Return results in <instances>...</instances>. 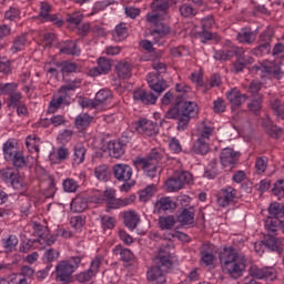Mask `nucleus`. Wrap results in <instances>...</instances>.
Listing matches in <instances>:
<instances>
[{
  "label": "nucleus",
  "instance_id": "nucleus-3",
  "mask_svg": "<svg viewBox=\"0 0 284 284\" xmlns=\"http://www.w3.org/2000/svg\"><path fill=\"white\" fill-rule=\"evenodd\" d=\"M221 265L231 278H241L245 272V257L239 256V251L234 247L224 248L219 255Z\"/></svg>",
  "mask_w": 284,
  "mask_h": 284
},
{
  "label": "nucleus",
  "instance_id": "nucleus-4",
  "mask_svg": "<svg viewBox=\"0 0 284 284\" xmlns=\"http://www.w3.org/2000/svg\"><path fill=\"white\" fill-rule=\"evenodd\" d=\"M161 161H163V153L159 149H153L146 159L136 158L133 162L135 168L141 165L142 170L146 172L150 179H155L159 176V173L162 172Z\"/></svg>",
  "mask_w": 284,
  "mask_h": 284
},
{
  "label": "nucleus",
  "instance_id": "nucleus-7",
  "mask_svg": "<svg viewBox=\"0 0 284 284\" xmlns=\"http://www.w3.org/2000/svg\"><path fill=\"white\" fill-rule=\"evenodd\" d=\"M166 17L168 16H161V13H149L146 16V21H149V23H154L155 26V29L150 32L151 37H154L155 42L163 39V37H166V34H170V27L162 22L165 21Z\"/></svg>",
  "mask_w": 284,
  "mask_h": 284
},
{
  "label": "nucleus",
  "instance_id": "nucleus-1",
  "mask_svg": "<svg viewBox=\"0 0 284 284\" xmlns=\"http://www.w3.org/2000/svg\"><path fill=\"white\" fill-rule=\"evenodd\" d=\"M155 73H149L146 81L149 83V88L153 90V92H146L145 90H135L133 92V99L135 101H141L144 105H154L156 100L165 90H168V82L161 78V74H165L168 72V67L163 62H154L152 64Z\"/></svg>",
  "mask_w": 284,
  "mask_h": 284
},
{
  "label": "nucleus",
  "instance_id": "nucleus-44",
  "mask_svg": "<svg viewBox=\"0 0 284 284\" xmlns=\"http://www.w3.org/2000/svg\"><path fill=\"white\" fill-rule=\"evenodd\" d=\"M71 207H74L75 212H83L84 210H88V202L81 197H75L71 202Z\"/></svg>",
  "mask_w": 284,
  "mask_h": 284
},
{
  "label": "nucleus",
  "instance_id": "nucleus-57",
  "mask_svg": "<svg viewBox=\"0 0 284 284\" xmlns=\"http://www.w3.org/2000/svg\"><path fill=\"white\" fill-rule=\"evenodd\" d=\"M92 276H94L92 274V271L88 270V271H84V272H81L79 273L75 278L79 283H89V281L92 280Z\"/></svg>",
  "mask_w": 284,
  "mask_h": 284
},
{
  "label": "nucleus",
  "instance_id": "nucleus-47",
  "mask_svg": "<svg viewBox=\"0 0 284 284\" xmlns=\"http://www.w3.org/2000/svg\"><path fill=\"white\" fill-rule=\"evenodd\" d=\"M274 37V28L268 27L261 36L260 43H272Z\"/></svg>",
  "mask_w": 284,
  "mask_h": 284
},
{
  "label": "nucleus",
  "instance_id": "nucleus-25",
  "mask_svg": "<svg viewBox=\"0 0 284 284\" xmlns=\"http://www.w3.org/2000/svg\"><path fill=\"white\" fill-rule=\"evenodd\" d=\"M123 219L124 225L129 227V230H136V225H139V222L141 221L134 211L125 212Z\"/></svg>",
  "mask_w": 284,
  "mask_h": 284
},
{
  "label": "nucleus",
  "instance_id": "nucleus-42",
  "mask_svg": "<svg viewBox=\"0 0 284 284\" xmlns=\"http://www.w3.org/2000/svg\"><path fill=\"white\" fill-rule=\"evenodd\" d=\"M265 227L268 230V232H276L277 227H281V220L278 217L268 216Z\"/></svg>",
  "mask_w": 284,
  "mask_h": 284
},
{
  "label": "nucleus",
  "instance_id": "nucleus-18",
  "mask_svg": "<svg viewBox=\"0 0 284 284\" xmlns=\"http://www.w3.org/2000/svg\"><path fill=\"white\" fill-rule=\"evenodd\" d=\"M194 206L183 209L178 214V223L180 225H193L194 224Z\"/></svg>",
  "mask_w": 284,
  "mask_h": 284
},
{
  "label": "nucleus",
  "instance_id": "nucleus-46",
  "mask_svg": "<svg viewBox=\"0 0 284 284\" xmlns=\"http://www.w3.org/2000/svg\"><path fill=\"white\" fill-rule=\"evenodd\" d=\"M272 192L278 199H284V180H277L272 189Z\"/></svg>",
  "mask_w": 284,
  "mask_h": 284
},
{
  "label": "nucleus",
  "instance_id": "nucleus-50",
  "mask_svg": "<svg viewBox=\"0 0 284 284\" xmlns=\"http://www.w3.org/2000/svg\"><path fill=\"white\" fill-rule=\"evenodd\" d=\"M11 161L13 162L14 168H26V156H23V152L21 151L16 153Z\"/></svg>",
  "mask_w": 284,
  "mask_h": 284
},
{
  "label": "nucleus",
  "instance_id": "nucleus-26",
  "mask_svg": "<svg viewBox=\"0 0 284 284\" xmlns=\"http://www.w3.org/2000/svg\"><path fill=\"white\" fill-rule=\"evenodd\" d=\"M268 214L273 219H283L284 205L278 202H273L268 206Z\"/></svg>",
  "mask_w": 284,
  "mask_h": 284
},
{
  "label": "nucleus",
  "instance_id": "nucleus-22",
  "mask_svg": "<svg viewBox=\"0 0 284 284\" xmlns=\"http://www.w3.org/2000/svg\"><path fill=\"white\" fill-rule=\"evenodd\" d=\"M108 150H109L110 156H112L113 159H121V156L125 154V149H123V143H121L120 141H110L108 143Z\"/></svg>",
  "mask_w": 284,
  "mask_h": 284
},
{
  "label": "nucleus",
  "instance_id": "nucleus-55",
  "mask_svg": "<svg viewBox=\"0 0 284 284\" xmlns=\"http://www.w3.org/2000/svg\"><path fill=\"white\" fill-rule=\"evenodd\" d=\"M222 196L226 199V201H229V203H232V201H234V199H236V191L234 187L229 186L224 190H222Z\"/></svg>",
  "mask_w": 284,
  "mask_h": 284
},
{
  "label": "nucleus",
  "instance_id": "nucleus-60",
  "mask_svg": "<svg viewBox=\"0 0 284 284\" xmlns=\"http://www.w3.org/2000/svg\"><path fill=\"white\" fill-rule=\"evenodd\" d=\"M52 10V7L48 2H41V8H40V17L42 19H45L47 17L50 16V11Z\"/></svg>",
  "mask_w": 284,
  "mask_h": 284
},
{
  "label": "nucleus",
  "instance_id": "nucleus-5",
  "mask_svg": "<svg viewBox=\"0 0 284 284\" xmlns=\"http://www.w3.org/2000/svg\"><path fill=\"white\" fill-rule=\"evenodd\" d=\"M81 265V256H73L70 260L60 261L55 266V280L62 284H70L74 281V272Z\"/></svg>",
  "mask_w": 284,
  "mask_h": 284
},
{
  "label": "nucleus",
  "instance_id": "nucleus-2",
  "mask_svg": "<svg viewBox=\"0 0 284 284\" xmlns=\"http://www.w3.org/2000/svg\"><path fill=\"white\" fill-rule=\"evenodd\" d=\"M199 114V105L196 102L185 101L183 95H178L175 104L165 113V119H176L178 130L183 132L187 130L190 121Z\"/></svg>",
  "mask_w": 284,
  "mask_h": 284
},
{
  "label": "nucleus",
  "instance_id": "nucleus-36",
  "mask_svg": "<svg viewBox=\"0 0 284 284\" xmlns=\"http://www.w3.org/2000/svg\"><path fill=\"white\" fill-rule=\"evenodd\" d=\"M26 43H28V38L26 37V34L19 36L13 41L11 52L13 53L20 52V50H23V47L26 45Z\"/></svg>",
  "mask_w": 284,
  "mask_h": 284
},
{
  "label": "nucleus",
  "instance_id": "nucleus-40",
  "mask_svg": "<svg viewBox=\"0 0 284 284\" xmlns=\"http://www.w3.org/2000/svg\"><path fill=\"white\" fill-rule=\"evenodd\" d=\"M181 17L190 19V17H196V9L192 8L190 4H182L179 8Z\"/></svg>",
  "mask_w": 284,
  "mask_h": 284
},
{
  "label": "nucleus",
  "instance_id": "nucleus-35",
  "mask_svg": "<svg viewBox=\"0 0 284 284\" xmlns=\"http://www.w3.org/2000/svg\"><path fill=\"white\" fill-rule=\"evenodd\" d=\"M155 192L156 186L154 184L148 185L144 190L140 192V201H143L144 203L150 201V199L154 196Z\"/></svg>",
  "mask_w": 284,
  "mask_h": 284
},
{
  "label": "nucleus",
  "instance_id": "nucleus-48",
  "mask_svg": "<svg viewBox=\"0 0 284 284\" xmlns=\"http://www.w3.org/2000/svg\"><path fill=\"white\" fill-rule=\"evenodd\" d=\"M108 99H112V92L108 89H102L95 94V101L98 103H104Z\"/></svg>",
  "mask_w": 284,
  "mask_h": 284
},
{
  "label": "nucleus",
  "instance_id": "nucleus-8",
  "mask_svg": "<svg viewBox=\"0 0 284 284\" xmlns=\"http://www.w3.org/2000/svg\"><path fill=\"white\" fill-rule=\"evenodd\" d=\"M192 181V173L187 171L175 172L174 175L166 181V187L169 192H179V190H183V185H190Z\"/></svg>",
  "mask_w": 284,
  "mask_h": 284
},
{
  "label": "nucleus",
  "instance_id": "nucleus-56",
  "mask_svg": "<svg viewBox=\"0 0 284 284\" xmlns=\"http://www.w3.org/2000/svg\"><path fill=\"white\" fill-rule=\"evenodd\" d=\"M261 103H263V98L258 95L257 98L253 99L251 103L247 104V108L251 112H258L261 110Z\"/></svg>",
  "mask_w": 284,
  "mask_h": 284
},
{
  "label": "nucleus",
  "instance_id": "nucleus-43",
  "mask_svg": "<svg viewBox=\"0 0 284 284\" xmlns=\"http://www.w3.org/2000/svg\"><path fill=\"white\" fill-rule=\"evenodd\" d=\"M95 176L99 181H108V174L110 171L108 170V165L103 164L95 168Z\"/></svg>",
  "mask_w": 284,
  "mask_h": 284
},
{
  "label": "nucleus",
  "instance_id": "nucleus-12",
  "mask_svg": "<svg viewBox=\"0 0 284 284\" xmlns=\"http://www.w3.org/2000/svg\"><path fill=\"white\" fill-rule=\"evenodd\" d=\"M264 244L265 250H267L268 253L273 252L275 258L276 256H281V254H283V240L280 237L272 234H266L264 235Z\"/></svg>",
  "mask_w": 284,
  "mask_h": 284
},
{
  "label": "nucleus",
  "instance_id": "nucleus-61",
  "mask_svg": "<svg viewBox=\"0 0 284 284\" xmlns=\"http://www.w3.org/2000/svg\"><path fill=\"white\" fill-rule=\"evenodd\" d=\"M80 105H82V108H91V110H94V108L99 106V102L90 100L88 98H83Z\"/></svg>",
  "mask_w": 284,
  "mask_h": 284
},
{
  "label": "nucleus",
  "instance_id": "nucleus-51",
  "mask_svg": "<svg viewBox=\"0 0 284 284\" xmlns=\"http://www.w3.org/2000/svg\"><path fill=\"white\" fill-rule=\"evenodd\" d=\"M4 248L9 250V252H12L17 245H19V239L14 235H10L7 240H4Z\"/></svg>",
  "mask_w": 284,
  "mask_h": 284
},
{
  "label": "nucleus",
  "instance_id": "nucleus-33",
  "mask_svg": "<svg viewBox=\"0 0 284 284\" xmlns=\"http://www.w3.org/2000/svg\"><path fill=\"white\" fill-rule=\"evenodd\" d=\"M85 152H87L85 146L75 145L74 154H73L74 163H77L78 165H81V163H83V161H85Z\"/></svg>",
  "mask_w": 284,
  "mask_h": 284
},
{
  "label": "nucleus",
  "instance_id": "nucleus-20",
  "mask_svg": "<svg viewBox=\"0 0 284 284\" xmlns=\"http://www.w3.org/2000/svg\"><path fill=\"white\" fill-rule=\"evenodd\" d=\"M248 274L253 278L263 280V278H271V276H274V271L270 267L260 268L258 266L253 265L250 267Z\"/></svg>",
  "mask_w": 284,
  "mask_h": 284
},
{
  "label": "nucleus",
  "instance_id": "nucleus-14",
  "mask_svg": "<svg viewBox=\"0 0 284 284\" xmlns=\"http://www.w3.org/2000/svg\"><path fill=\"white\" fill-rule=\"evenodd\" d=\"M135 130L139 134H145L146 136H154L159 132L156 123L145 119L139 121Z\"/></svg>",
  "mask_w": 284,
  "mask_h": 284
},
{
  "label": "nucleus",
  "instance_id": "nucleus-34",
  "mask_svg": "<svg viewBox=\"0 0 284 284\" xmlns=\"http://www.w3.org/2000/svg\"><path fill=\"white\" fill-rule=\"evenodd\" d=\"M193 148L195 154H207L210 152V144L203 139H199Z\"/></svg>",
  "mask_w": 284,
  "mask_h": 284
},
{
  "label": "nucleus",
  "instance_id": "nucleus-59",
  "mask_svg": "<svg viewBox=\"0 0 284 284\" xmlns=\"http://www.w3.org/2000/svg\"><path fill=\"white\" fill-rule=\"evenodd\" d=\"M63 187L65 192H77V187H79V185L77 184V181L68 179L63 182Z\"/></svg>",
  "mask_w": 284,
  "mask_h": 284
},
{
  "label": "nucleus",
  "instance_id": "nucleus-52",
  "mask_svg": "<svg viewBox=\"0 0 284 284\" xmlns=\"http://www.w3.org/2000/svg\"><path fill=\"white\" fill-rule=\"evenodd\" d=\"M65 98L60 97L57 100H51L48 112L49 114H54L60 108L61 104L63 103Z\"/></svg>",
  "mask_w": 284,
  "mask_h": 284
},
{
  "label": "nucleus",
  "instance_id": "nucleus-19",
  "mask_svg": "<svg viewBox=\"0 0 284 284\" xmlns=\"http://www.w3.org/2000/svg\"><path fill=\"white\" fill-rule=\"evenodd\" d=\"M112 70V62L106 58L98 59V67L91 70L92 77H99V74H108Z\"/></svg>",
  "mask_w": 284,
  "mask_h": 284
},
{
  "label": "nucleus",
  "instance_id": "nucleus-21",
  "mask_svg": "<svg viewBox=\"0 0 284 284\" xmlns=\"http://www.w3.org/2000/svg\"><path fill=\"white\" fill-rule=\"evenodd\" d=\"M170 6L171 3L168 2V0H154L151 3V10L152 12H155V14H161V17H168V10H170Z\"/></svg>",
  "mask_w": 284,
  "mask_h": 284
},
{
  "label": "nucleus",
  "instance_id": "nucleus-64",
  "mask_svg": "<svg viewBox=\"0 0 284 284\" xmlns=\"http://www.w3.org/2000/svg\"><path fill=\"white\" fill-rule=\"evenodd\" d=\"M214 26V17L207 16L206 18L202 19V28L203 30H210Z\"/></svg>",
  "mask_w": 284,
  "mask_h": 284
},
{
  "label": "nucleus",
  "instance_id": "nucleus-28",
  "mask_svg": "<svg viewBox=\"0 0 284 284\" xmlns=\"http://www.w3.org/2000/svg\"><path fill=\"white\" fill-rule=\"evenodd\" d=\"M237 41L240 43H254L256 41V33L250 30H243L237 33Z\"/></svg>",
  "mask_w": 284,
  "mask_h": 284
},
{
  "label": "nucleus",
  "instance_id": "nucleus-23",
  "mask_svg": "<svg viewBox=\"0 0 284 284\" xmlns=\"http://www.w3.org/2000/svg\"><path fill=\"white\" fill-rule=\"evenodd\" d=\"M155 206L158 207L159 214H161V212L176 210V202H174V200H172V197H161L155 203Z\"/></svg>",
  "mask_w": 284,
  "mask_h": 284
},
{
  "label": "nucleus",
  "instance_id": "nucleus-11",
  "mask_svg": "<svg viewBox=\"0 0 284 284\" xmlns=\"http://www.w3.org/2000/svg\"><path fill=\"white\" fill-rule=\"evenodd\" d=\"M245 49L236 45H230L226 49L215 51L214 59L216 61H230L234 57H243Z\"/></svg>",
  "mask_w": 284,
  "mask_h": 284
},
{
  "label": "nucleus",
  "instance_id": "nucleus-15",
  "mask_svg": "<svg viewBox=\"0 0 284 284\" xmlns=\"http://www.w3.org/2000/svg\"><path fill=\"white\" fill-rule=\"evenodd\" d=\"M226 99L230 101L231 105L241 108V105L247 101V94L241 93L239 89L234 88L226 93Z\"/></svg>",
  "mask_w": 284,
  "mask_h": 284
},
{
  "label": "nucleus",
  "instance_id": "nucleus-39",
  "mask_svg": "<svg viewBox=\"0 0 284 284\" xmlns=\"http://www.w3.org/2000/svg\"><path fill=\"white\" fill-rule=\"evenodd\" d=\"M17 83H0V94H8L9 97L17 92Z\"/></svg>",
  "mask_w": 284,
  "mask_h": 284
},
{
  "label": "nucleus",
  "instance_id": "nucleus-31",
  "mask_svg": "<svg viewBox=\"0 0 284 284\" xmlns=\"http://www.w3.org/2000/svg\"><path fill=\"white\" fill-rule=\"evenodd\" d=\"M263 128H265L266 133H268L273 139H278L283 134V129L271 124L270 121L263 122Z\"/></svg>",
  "mask_w": 284,
  "mask_h": 284
},
{
  "label": "nucleus",
  "instance_id": "nucleus-10",
  "mask_svg": "<svg viewBox=\"0 0 284 284\" xmlns=\"http://www.w3.org/2000/svg\"><path fill=\"white\" fill-rule=\"evenodd\" d=\"M241 152L234 151L232 148H225L220 153V161L223 168H229V170H234L236 163H239V158Z\"/></svg>",
  "mask_w": 284,
  "mask_h": 284
},
{
  "label": "nucleus",
  "instance_id": "nucleus-49",
  "mask_svg": "<svg viewBox=\"0 0 284 284\" xmlns=\"http://www.w3.org/2000/svg\"><path fill=\"white\" fill-rule=\"evenodd\" d=\"M101 224L103 230H112L116 225V220L112 216L103 215L101 217Z\"/></svg>",
  "mask_w": 284,
  "mask_h": 284
},
{
  "label": "nucleus",
  "instance_id": "nucleus-29",
  "mask_svg": "<svg viewBox=\"0 0 284 284\" xmlns=\"http://www.w3.org/2000/svg\"><path fill=\"white\" fill-rule=\"evenodd\" d=\"M159 225L161 230H172L176 225V219H174V215L161 216Z\"/></svg>",
  "mask_w": 284,
  "mask_h": 284
},
{
  "label": "nucleus",
  "instance_id": "nucleus-27",
  "mask_svg": "<svg viewBox=\"0 0 284 284\" xmlns=\"http://www.w3.org/2000/svg\"><path fill=\"white\" fill-rule=\"evenodd\" d=\"M91 123L92 116H90L88 113L80 114L75 119V128L78 130H85L87 128H90Z\"/></svg>",
  "mask_w": 284,
  "mask_h": 284
},
{
  "label": "nucleus",
  "instance_id": "nucleus-6",
  "mask_svg": "<svg viewBox=\"0 0 284 284\" xmlns=\"http://www.w3.org/2000/svg\"><path fill=\"white\" fill-rule=\"evenodd\" d=\"M155 265L148 271V281H155V284H165V272L172 270V260L165 255H159L154 260Z\"/></svg>",
  "mask_w": 284,
  "mask_h": 284
},
{
  "label": "nucleus",
  "instance_id": "nucleus-45",
  "mask_svg": "<svg viewBox=\"0 0 284 284\" xmlns=\"http://www.w3.org/2000/svg\"><path fill=\"white\" fill-rule=\"evenodd\" d=\"M21 99H22L21 92L11 93V95H9L8 108L14 109L18 105H21Z\"/></svg>",
  "mask_w": 284,
  "mask_h": 284
},
{
  "label": "nucleus",
  "instance_id": "nucleus-38",
  "mask_svg": "<svg viewBox=\"0 0 284 284\" xmlns=\"http://www.w3.org/2000/svg\"><path fill=\"white\" fill-rule=\"evenodd\" d=\"M271 106L278 119H284V104L278 99L273 100Z\"/></svg>",
  "mask_w": 284,
  "mask_h": 284
},
{
  "label": "nucleus",
  "instance_id": "nucleus-9",
  "mask_svg": "<svg viewBox=\"0 0 284 284\" xmlns=\"http://www.w3.org/2000/svg\"><path fill=\"white\" fill-rule=\"evenodd\" d=\"M0 176L4 183H10L14 190H23V178L14 169L0 170Z\"/></svg>",
  "mask_w": 284,
  "mask_h": 284
},
{
  "label": "nucleus",
  "instance_id": "nucleus-37",
  "mask_svg": "<svg viewBox=\"0 0 284 284\" xmlns=\"http://www.w3.org/2000/svg\"><path fill=\"white\" fill-rule=\"evenodd\" d=\"M125 37H128V28L125 27V24L116 26L113 32V39L115 41H123Z\"/></svg>",
  "mask_w": 284,
  "mask_h": 284
},
{
  "label": "nucleus",
  "instance_id": "nucleus-63",
  "mask_svg": "<svg viewBox=\"0 0 284 284\" xmlns=\"http://www.w3.org/2000/svg\"><path fill=\"white\" fill-rule=\"evenodd\" d=\"M201 261L205 263V265H212L214 263V255L212 253H207V251H202Z\"/></svg>",
  "mask_w": 284,
  "mask_h": 284
},
{
  "label": "nucleus",
  "instance_id": "nucleus-13",
  "mask_svg": "<svg viewBox=\"0 0 284 284\" xmlns=\"http://www.w3.org/2000/svg\"><path fill=\"white\" fill-rule=\"evenodd\" d=\"M113 175L118 181L128 183L132 179V168L128 164H115L113 166Z\"/></svg>",
  "mask_w": 284,
  "mask_h": 284
},
{
  "label": "nucleus",
  "instance_id": "nucleus-17",
  "mask_svg": "<svg viewBox=\"0 0 284 284\" xmlns=\"http://www.w3.org/2000/svg\"><path fill=\"white\" fill-rule=\"evenodd\" d=\"M265 240L258 241L254 243V250L256 252V254H260L262 261L264 263H274V261H276V255L265 252Z\"/></svg>",
  "mask_w": 284,
  "mask_h": 284
},
{
  "label": "nucleus",
  "instance_id": "nucleus-62",
  "mask_svg": "<svg viewBox=\"0 0 284 284\" xmlns=\"http://www.w3.org/2000/svg\"><path fill=\"white\" fill-rule=\"evenodd\" d=\"M247 68V64H245L243 60V54L241 57H237V60L234 63L235 72H243Z\"/></svg>",
  "mask_w": 284,
  "mask_h": 284
},
{
  "label": "nucleus",
  "instance_id": "nucleus-16",
  "mask_svg": "<svg viewBox=\"0 0 284 284\" xmlns=\"http://www.w3.org/2000/svg\"><path fill=\"white\" fill-rule=\"evenodd\" d=\"M252 70L254 72H262L263 74H272L274 77V79L280 80L281 79V74H283V72L281 71V67H278L277 64H271V65H254L252 68Z\"/></svg>",
  "mask_w": 284,
  "mask_h": 284
},
{
  "label": "nucleus",
  "instance_id": "nucleus-54",
  "mask_svg": "<svg viewBox=\"0 0 284 284\" xmlns=\"http://www.w3.org/2000/svg\"><path fill=\"white\" fill-rule=\"evenodd\" d=\"M81 21H83V16H81V14H69L67 17V22L69 23V27H71V28H77V26H79V23H81Z\"/></svg>",
  "mask_w": 284,
  "mask_h": 284
},
{
  "label": "nucleus",
  "instance_id": "nucleus-58",
  "mask_svg": "<svg viewBox=\"0 0 284 284\" xmlns=\"http://www.w3.org/2000/svg\"><path fill=\"white\" fill-rule=\"evenodd\" d=\"M213 110L216 114H221V112H225V100L219 98L213 102Z\"/></svg>",
  "mask_w": 284,
  "mask_h": 284
},
{
  "label": "nucleus",
  "instance_id": "nucleus-32",
  "mask_svg": "<svg viewBox=\"0 0 284 284\" xmlns=\"http://www.w3.org/2000/svg\"><path fill=\"white\" fill-rule=\"evenodd\" d=\"M20 151L17 150V146L12 142H6L3 145V154L7 161H12V158L18 154Z\"/></svg>",
  "mask_w": 284,
  "mask_h": 284
},
{
  "label": "nucleus",
  "instance_id": "nucleus-41",
  "mask_svg": "<svg viewBox=\"0 0 284 284\" xmlns=\"http://www.w3.org/2000/svg\"><path fill=\"white\" fill-rule=\"evenodd\" d=\"M272 44L267 42H260L258 47L254 49L256 57H263V54H270Z\"/></svg>",
  "mask_w": 284,
  "mask_h": 284
},
{
  "label": "nucleus",
  "instance_id": "nucleus-53",
  "mask_svg": "<svg viewBox=\"0 0 284 284\" xmlns=\"http://www.w3.org/2000/svg\"><path fill=\"white\" fill-rule=\"evenodd\" d=\"M257 174H263L267 170V158H257L255 162Z\"/></svg>",
  "mask_w": 284,
  "mask_h": 284
},
{
  "label": "nucleus",
  "instance_id": "nucleus-24",
  "mask_svg": "<svg viewBox=\"0 0 284 284\" xmlns=\"http://www.w3.org/2000/svg\"><path fill=\"white\" fill-rule=\"evenodd\" d=\"M115 72L119 77V79H130L132 77V65L128 62H118L115 65Z\"/></svg>",
  "mask_w": 284,
  "mask_h": 284
},
{
  "label": "nucleus",
  "instance_id": "nucleus-30",
  "mask_svg": "<svg viewBox=\"0 0 284 284\" xmlns=\"http://www.w3.org/2000/svg\"><path fill=\"white\" fill-rule=\"evenodd\" d=\"M61 54H71L72 57L77 54H81V51L77 49V42L67 41L64 42V47L60 49Z\"/></svg>",
  "mask_w": 284,
  "mask_h": 284
}]
</instances>
